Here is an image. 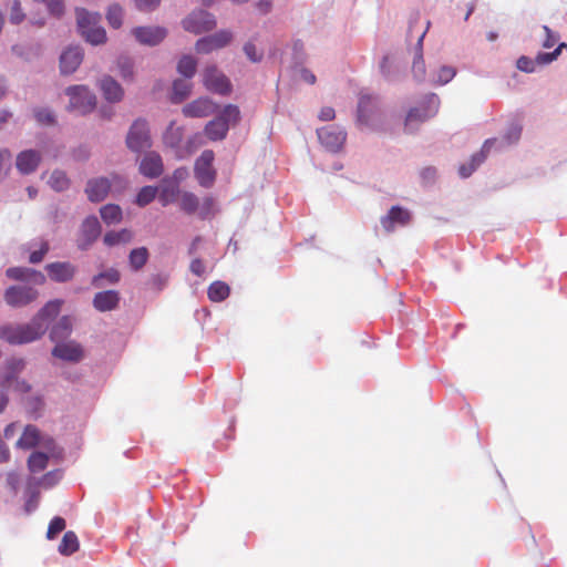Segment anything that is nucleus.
Listing matches in <instances>:
<instances>
[{
    "label": "nucleus",
    "instance_id": "nucleus-1",
    "mask_svg": "<svg viewBox=\"0 0 567 567\" xmlns=\"http://www.w3.org/2000/svg\"><path fill=\"white\" fill-rule=\"evenodd\" d=\"M62 301H49L27 324H4L0 327V339L10 344H24L39 340L48 330V323L61 310Z\"/></svg>",
    "mask_w": 567,
    "mask_h": 567
},
{
    "label": "nucleus",
    "instance_id": "nucleus-2",
    "mask_svg": "<svg viewBox=\"0 0 567 567\" xmlns=\"http://www.w3.org/2000/svg\"><path fill=\"white\" fill-rule=\"evenodd\" d=\"M75 13L78 29L89 43L99 45L106 41V32L100 25L101 16L99 13L89 12L82 8H78Z\"/></svg>",
    "mask_w": 567,
    "mask_h": 567
},
{
    "label": "nucleus",
    "instance_id": "nucleus-3",
    "mask_svg": "<svg viewBox=\"0 0 567 567\" xmlns=\"http://www.w3.org/2000/svg\"><path fill=\"white\" fill-rule=\"evenodd\" d=\"M440 106V99L436 94H429L421 106L411 109L405 118V128L412 132L419 124L433 117Z\"/></svg>",
    "mask_w": 567,
    "mask_h": 567
},
{
    "label": "nucleus",
    "instance_id": "nucleus-4",
    "mask_svg": "<svg viewBox=\"0 0 567 567\" xmlns=\"http://www.w3.org/2000/svg\"><path fill=\"white\" fill-rule=\"evenodd\" d=\"M66 95L70 97L69 109L79 114L92 112L96 105V97L85 85H73L66 89Z\"/></svg>",
    "mask_w": 567,
    "mask_h": 567
},
{
    "label": "nucleus",
    "instance_id": "nucleus-5",
    "mask_svg": "<svg viewBox=\"0 0 567 567\" xmlns=\"http://www.w3.org/2000/svg\"><path fill=\"white\" fill-rule=\"evenodd\" d=\"M126 146L135 153L152 146L150 128L145 120L137 118L133 122L126 135Z\"/></svg>",
    "mask_w": 567,
    "mask_h": 567
},
{
    "label": "nucleus",
    "instance_id": "nucleus-6",
    "mask_svg": "<svg viewBox=\"0 0 567 567\" xmlns=\"http://www.w3.org/2000/svg\"><path fill=\"white\" fill-rule=\"evenodd\" d=\"M214 158V152L206 150L195 162L194 174L202 187L210 188L216 181V171L213 167Z\"/></svg>",
    "mask_w": 567,
    "mask_h": 567
},
{
    "label": "nucleus",
    "instance_id": "nucleus-7",
    "mask_svg": "<svg viewBox=\"0 0 567 567\" xmlns=\"http://www.w3.org/2000/svg\"><path fill=\"white\" fill-rule=\"evenodd\" d=\"M39 297V292L35 288L28 285L10 286L4 291V301L12 308H22Z\"/></svg>",
    "mask_w": 567,
    "mask_h": 567
},
{
    "label": "nucleus",
    "instance_id": "nucleus-8",
    "mask_svg": "<svg viewBox=\"0 0 567 567\" xmlns=\"http://www.w3.org/2000/svg\"><path fill=\"white\" fill-rule=\"evenodd\" d=\"M203 83L208 91L221 95H227L231 92L230 81L214 65L207 66L203 71Z\"/></svg>",
    "mask_w": 567,
    "mask_h": 567
},
{
    "label": "nucleus",
    "instance_id": "nucleus-9",
    "mask_svg": "<svg viewBox=\"0 0 567 567\" xmlns=\"http://www.w3.org/2000/svg\"><path fill=\"white\" fill-rule=\"evenodd\" d=\"M215 25L214 16L203 10L195 11L183 20L184 29L195 34L210 31Z\"/></svg>",
    "mask_w": 567,
    "mask_h": 567
},
{
    "label": "nucleus",
    "instance_id": "nucleus-10",
    "mask_svg": "<svg viewBox=\"0 0 567 567\" xmlns=\"http://www.w3.org/2000/svg\"><path fill=\"white\" fill-rule=\"evenodd\" d=\"M231 39L233 34L230 31L221 30L215 34L199 39L195 44V49L198 53L208 54L226 47Z\"/></svg>",
    "mask_w": 567,
    "mask_h": 567
},
{
    "label": "nucleus",
    "instance_id": "nucleus-11",
    "mask_svg": "<svg viewBox=\"0 0 567 567\" xmlns=\"http://www.w3.org/2000/svg\"><path fill=\"white\" fill-rule=\"evenodd\" d=\"M101 225L95 216L86 217L80 229L78 238V247L81 250H86L100 236Z\"/></svg>",
    "mask_w": 567,
    "mask_h": 567
},
{
    "label": "nucleus",
    "instance_id": "nucleus-12",
    "mask_svg": "<svg viewBox=\"0 0 567 567\" xmlns=\"http://www.w3.org/2000/svg\"><path fill=\"white\" fill-rule=\"evenodd\" d=\"M317 134L321 144L331 151H338L346 141V132L333 125L318 130Z\"/></svg>",
    "mask_w": 567,
    "mask_h": 567
},
{
    "label": "nucleus",
    "instance_id": "nucleus-13",
    "mask_svg": "<svg viewBox=\"0 0 567 567\" xmlns=\"http://www.w3.org/2000/svg\"><path fill=\"white\" fill-rule=\"evenodd\" d=\"M132 33L141 44L145 45H156L167 35L166 29L162 27H137Z\"/></svg>",
    "mask_w": 567,
    "mask_h": 567
},
{
    "label": "nucleus",
    "instance_id": "nucleus-14",
    "mask_svg": "<svg viewBox=\"0 0 567 567\" xmlns=\"http://www.w3.org/2000/svg\"><path fill=\"white\" fill-rule=\"evenodd\" d=\"M216 104L209 99H197L183 107V114L187 117H206L215 113Z\"/></svg>",
    "mask_w": 567,
    "mask_h": 567
},
{
    "label": "nucleus",
    "instance_id": "nucleus-15",
    "mask_svg": "<svg viewBox=\"0 0 567 567\" xmlns=\"http://www.w3.org/2000/svg\"><path fill=\"white\" fill-rule=\"evenodd\" d=\"M496 143V138H488L484 142L481 151L474 154L471 158L470 164H463L458 168L461 177L466 178L486 159L492 147Z\"/></svg>",
    "mask_w": 567,
    "mask_h": 567
},
{
    "label": "nucleus",
    "instance_id": "nucleus-16",
    "mask_svg": "<svg viewBox=\"0 0 567 567\" xmlns=\"http://www.w3.org/2000/svg\"><path fill=\"white\" fill-rule=\"evenodd\" d=\"M41 158H42L41 153L38 151H34V150L22 151L17 155V159H16L17 169L23 175L31 174L38 168V166L41 162Z\"/></svg>",
    "mask_w": 567,
    "mask_h": 567
},
{
    "label": "nucleus",
    "instance_id": "nucleus-17",
    "mask_svg": "<svg viewBox=\"0 0 567 567\" xmlns=\"http://www.w3.org/2000/svg\"><path fill=\"white\" fill-rule=\"evenodd\" d=\"M111 188V182L106 177H97L89 179L85 187V193L89 200L99 203L105 199Z\"/></svg>",
    "mask_w": 567,
    "mask_h": 567
},
{
    "label": "nucleus",
    "instance_id": "nucleus-18",
    "mask_svg": "<svg viewBox=\"0 0 567 567\" xmlns=\"http://www.w3.org/2000/svg\"><path fill=\"white\" fill-rule=\"evenodd\" d=\"M411 220V214L409 210L393 206L386 216L382 217L381 225L386 233L393 231L395 225L405 226Z\"/></svg>",
    "mask_w": 567,
    "mask_h": 567
},
{
    "label": "nucleus",
    "instance_id": "nucleus-19",
    "mask_svg": "<svg viewBox=\"0 0 567 567\" xmlns=\"http://www.w3.org/2000/svg\"><path fill=\"white\" fill-rule=\"evenodd\" d=\"M164 171L163 161L159 154L150 152L145 154L140 164V173L147 178H156Z\"/></svg>",
    "mask_w": 567,
    "mask_h": 567
},
{
    "label": "nucleus",
    "instance_id": "nucleus-20",
    "mask_svg": "<svg viewBox=\"0 0 567 567\" xmlns=\"http://www.w3.org/2000/svg\"><path fill=\"white\" fill-rule=\"evenodd\" d=\"M52 355L64 361L78 362L83 358V350L76 342H59L52 350Z\"/></svg>",
    "mask_w": 567,
    "mask_h": 567
},
{
    "label": "nucleus",
    "instance_id": "nucleus-21",
    "mask_svg": "<svg viewBox=\"0 0 567 567\" xmlns=\"http://www.w3.org/2000/svg\"><path fill=\"white\" fill-rule=\"evenodd\" d=\"M41 443L40 432L34 425H27L21 437L18 440L17 445L23 450H30ZM53 440L48 437L42 444L50 449L53 445Z\"/></svg>",
    "mask_w": 567,
    "mask_h": 567
},
{
    "label": "nucleus",
    "instance_id": "nucleus-22",
    "mask_svg": "<svg viewBox=\"0 0 567 567\" xmlns=\"http://www.w3.org/2000/svg\"><path fill=\"white\" fill-rule=\"evenodd\" d=\"M83 60V52L79 47L66 49L60 56V69L63 74L73 73Z\"/></svg>",
    "mask_w": 567,
    "mask_h": 567
},
{
    "label": "nucleus",
    "instance_id": "nucleus-23",
    "mask_svg": "<svg viewBox=\"0 0 567 567\" xmlns=\"http://www.w3.org/2000/svg\"><path fill=\"white\" fill-rule=\"evenodd\" d=\"M49 277L56 282H66L71 280L75 272L76 268L71 262H51L45 267Z\"/></svg>",
    "mask_w": 567,
    "mask_h": 567
},
{
    "label": "nucleus",
    "instance_id": "nucleus-24",
    "mask_svg": "<svg viewBox=\"0 0 567 567\" xmlns=\"http://www.w3.org/2000/svg\"><path fill=\"white\" fill-rule=\"evenodd\" d=\"M8 278L13 280H21L32 282L34 285H43L45 277L42 272L23 267H11L6 270Z\"/></svg>",
    "mask_w": 567,
    "mask_h": 567
},
{
    "label": "nucleus",
    "instance_id": "nucleus-25",
    "mask_svg": "<svg viewBox=\"0 0 567 567\" xmlns=\"http://www.w3.org/2000/svg\"><path fill=\"white\" fill-rule=\"evenodd\" d=\"M120 293L115 290L97 292L93 298V306L101 312L111 311L117 308Z\"/></svg>",
    "mask_w": 567,
    "mask_h": 567
},
{
    "label": "nucleus",
    "instance_id": "nucleus-26",
    "mask_svg": "<svg viewBox=\"0 0 567 567\" xmlns=\"http://www.w3.org/2000/svg\"><path fill=\"white\" fill-rule=\"evenodd\" d=\"M100 89L105 100L112 103L120 102L123 99L124 91L120 83L113 78L105 75L100 82Z\"/></svg>",
    "mask_w": 567,
    "mask_h": 567
},
{
    "label": "nucleus",
    "instance_id": "nucleus-27",
    "mask_svg": "<svg viewBox=\"0 0 567 567\" xmlns=\"http://www.w3.org/2000/svg\"><path fill=\"white\" fill-rule=\"evenodd\" d=\"M228 130L227 123L216 117L206 124L204 132L210 141H221L226 137Z\"/></svg>",
    "mask_w": 567,
    "mask_h": 567
},
{
    "label": "nucleus",
    "instance_id": "nucleus-28",
    "mask_svg": "<svg viewBox=\"0 0 567 567\" xmlns=\"http://www.w3.org/2000/svg\"><path fill=\"white\" fill-rule=\"evenodd\" d=\"M426 30L423 31V33L419 37L416 45H415V52H414V59L412 64V72L415 78L423 79L425 75V63L423 60V40L425 37Z\"/></svg>",
    "mask_w": 567,
    "mask_h": 567
},
{
    "label": "nucleus",
    "instance_id": "nucleus-29",
    "mask_svg": "<svg viewBox=\"0 0 567 567\" xmlns=\"http://www.w3.org/2000/svg\"><path fill=\"white\" fill-rule=\"evenodd\" d=\"M230 292L229 286L224 281H214L210 284L207 290V295L210 301L220 302L228 298Z\"/></svg>",
    "mask_w": 567,
    "mask_h": 567
},
{
    "label": "nucleus",
    "instance_id": "nucleus-30",
    "mask_svg": "<svg viewBox=\"0 0 567 567\" xmlns=\"http://www.w3.org/2000/svg\"><path fill=\"white\" fill-rule=\"evenodd\" d=\"M72 330V322L69 317H62L56 324L53 326L50 332V339L52 341H59L65 339Z\"/></svg>",
    "mask_w": 567,
    "mask_h": 567
},
{
    "label": "nucleus",
    "instance_id": "nucleus-31",
    "mask_svg": "<svg viewBox=\"0 0 567 567\" xmlns=\"http://www.w3.org/2000/svg\"><path fill=\"white\" fill-rule=\"evenodd\" d=\"M79 546L80 544L76 534L72 530H69L63 535V538L59 545V551L64 556H70L78 551Z\"/></svg>",
    "mask_w": 567,
    "mask_h": 567
},
{
    "label": "nucleus",
    "instance_id": "nucleus-32",
    "mask_svg": "<svg viewBox=\"0 0 567 567\" xmlns=\"http://www.w3.org/2000/svg\"><path fill=\"white\" fill-rule=\"evenodd\" d=\"M133 239V233L128 229H121L118 231H107L104 235L103 241L106 246H115L118 244H127Z\"/></svg>",
    "mask_w": 567,
    "mask_h": 567
},
{
    "label": "nucleus",
    "instance_id": "nucleus-33",
    "mask_svg": "<svg viewBox=\"0 0 567 567\" xmlns=\"http://www.w3.org/2000/svg\"><path fill=\"white\" fill-rule=\"evenodd\" d=\"M101 218L107 225L118 224L122 220V209L115 204H107L100 209Z\"/></svg>",
    "mask_w": 567,
    "mask_h": 567
},
{
    "label": "nucleus",
    "instance_id": "nucleus-34",
    "mask_svg": "<svg viewBox=\"0 0 567 567\" xmlns=\"http://www.w3.org/2000/svg\"><path fill=\"white\" fill-rule=\"evenodd\" d=\"M148 257L150 254L146 247H138L131 250L128 256L131 268L135 271L142 269L146 265Z\"/></svg>",
    "mask_w": 567,
    "mask_h": 567
},
{
    "label": "nucleus",
    "instance_id": "nucleus-35",
    "mask_svg": "<svg viewBox=\"0 0 567 567\" xmlns=\"http://www.w3.org/2000/svg\"><path fill=\"white\" fill-rule=\"evenodd\" d=\"M179 207L188 215L195 214L199 208V199L194 193L183 192L179 196Z\"/></svg>",
    "mask_w": 567,
    "mask_h": 567
},
{
    "label": "nucleus",
    "instance_id": "nucleus-36",
    "mask_svg": "<svg viewBox=\"0 0 567 567\" xmlns=\"http://www.w3.org/2000/svg\"><path fill=\"white\" fill-rule=\"evenodd\" d=\"M179 194L178 185H174L173 183H166L163 181V185L158 193V199L163 206H166L176 200Z\"/></svg>",
    "mask_w": 567,
    "mask_h": 567
},
{
    "label": "nucleus",
    "instance_id": "nucleus-37",
    "mask_svg": "<svg viewBox=\"0 0 567 567\" xmlns=\"http://www.w3.org/2000/svg\"><path fill=\"white\" fill-rule=\"evenodd\" d=\"M70 184L71 182L66 173L60 169L53 171L49 178V185L55 192L66 190L70 187Z\"/></svg>",
    "mask_w": 567,
    "mask_h": 567
},
{
    "label": "nucleus",
    "instance_id": "nucleus-38",
    "mask_svg": "<svg viewBox=\"0 0 567 567\" xmlns=\"http://www.w3.org/2000/svg\"><path fill=\"white\" fill-rule=\"evenodd\" d=\"M163 140L169 147H177L183 140V128L177 126L175 122H171L164 133Z\"/></svg>",
    "mask_w": 567,
    "mask_h": 567
},
{
    "label": "nucleus",
    "instance_id": "nucleus-39",
    "mask_svg": "<svg viewBox=\"0 0 567 567\" xmlns=\"http://www.w3.org/2000/svg\"><path fill=\"white\" fill-rule=\"evenodd\" d=\"M192 84L187 80H175L173 83L172 101L181 103L190 93Z\"/></svg>",
    "mask_w": 567,
    "mask_h": 567
},
{
    "label": "nucleus",
    "instance_id": "nucleus-40",
    "mask_svg": "<svg viewBox=\"0 0 567 567\" xmlns=\"http://www.w3.org/2000/svg\"><path fill=\"white\" fill-rule=\"evenodd\" d=\"M197 61L190 55H183L177 63V71L186 79L193 78L196 72Z\"/></svg>",
    "mask_w": 567,
    "mask_h": 567
},
{
    "label": "nucleus",
    "instance_id": "nucleus-41",
    "mask_svg": "<svg viewBox=\"0 0 567 567\" xmlns=\"http://www.w3.org/2000/svg\"><path fill=\"white\" fill-rule=\"evenodd\" d=\"M49 456L41 452H33L28 458V467L31 472L38 473L48 466Z\"/></svg>",
    "mask_w": 567,
    "mask_h": 567
},
{
    "label": "nucleus",
    "instance_id": "nucleus-42",
    "mask_svg": "<svg viewBox=\"0 0 567 567\" xmlns=\"http://www.w3.org/2000/svg\"><path fill=\"white\" fill-rule=\"evenodd\" d=\"M374 107V100L371 96L362 95L358 104V121L361 123L368 122V113Z\"/></svg>",
    "mask_w": 567,
    "mask_h": 567
},
{
    "label": "nucleus",
    "instance_id": "nucleus-43",
    "mask_svg": "<svg viewBox=\"0 0 567 567\" xmlns=\"http://www.w3.org/2000/svg\"><path fill=\"white\" fill-rule=\"evenodd\" d=\"M218 118H223L227 123V127L236 125L240 120V111L238 106L228 104L224 107Z\"/></svg>",
    "mask_w": 567,
    "mask_h": 567
},
{
    "label": "nucleus",
    "instance_id": "nucleus-44",
    "mask_svg": "<svg viewBox=\"0 0 567 567\" xmlns=\"http://www.w3.org/2000/svg\"><path fill=\"white\" fill-rule=\"evenodd\" d=\"M120 278H121L120 272L116 269L111 268V269H107L106 271L95 275L92 278V285L96 288H100V287H102L103 279L107 280L110 284H116V282H118Z\"/></svg>",
    "mask_w": 567,
    "mask_h": 567
},
{
    "label": "nucleus",
    "instance_id": "nucleus-45",
    "mask_svg": "<svg viewBox=\"0 0 567 567\" xmlns=\"http://www.w3.org/2000/svg\"><path fill=\"white\" fill-rule=\"evenodd\" d=\"M158 193V188L154 186H144L140 189L136 196V204L141 207L148 205L154 200Z\"/></svg>",
    "mask_w": 567,
    "mask_h": 567
},
{
    "label": "nucleus",
    "instance_id": "nucleus-46",
    "mask_svg": "<svg viewBox=\"0 0 567 567\" xmlns=\"http://www.w3.org/2000/svg\"><path fill=\"white\" fill-rule=\"evenodd\" d=\"M522 128L517 125L512 126L506 135L498 142L496 140V144H498V148L502 150L505 146L512 145L516 143L520 137Z\"/></svg>",
    "mask_w": 567,
    "mask_h": 567
},
{
    "label": "nucleus",
    "instance_id": "nucleus-47",
    "mask_svg": "<svg viewBox=\"0 0 567 567\" xmlns=\"http://www.w3.org/2000/svg\"><path fill=\"white\" fill-rule=\"evenodd\" d=\"M216 203L212 196H207L203 199L202 205L198 208V215L202 219H207L216 214Z\"/></svg>",
    "mask_w": 567,
    "mask_h": 567
},
{
    "label": "nucleus",
    "instance_id": "nucleus-48",
    "mask_svg": "<svg viewBox=\"0 0 567 567\" xmlns=\"http://www.w3.org/2000/svg\"><path fill=\"white\" fill-rule=\"evenodd\" d=\"M123 10L120 6L113 4L109 8L106 19L109 24L115 29L122 25Z\"/></svg>",
    "mask_w": 567,
    "mask_h": 567
},
{
    "label": "nucleus",
    "instance_id": "nucleus-49",
    "mask_svg": "<svg viewBox=\"0 0 567 567\" xmlns=\"http://www.w3.org/2000/svg\"><path fill=\"white\" fill-rule=\"evenodd\" d=\"M64 529H65L64 518H62L60 516H55L54 518L51 519V522L49 524L47 537L49 539H53V538H55V536L59 533L63 532Z\"/></svg>",
    "mask_w": 567,
    "mask_h": 567
},
{
    "label": "nucleus",
    "instance_id": "nucleus-50",
    "mask_svg": "<svg viewBox=\"0 0 567 567\" xmlns=\"http://www.w3.org/2000/svg\"><path fill=\"white\" fill-rule=\"evenodd\" d=\"M45 3L49 13L55 18H61L64 13L65 6L63 0H41Z\"/></svg>",
    "mask_w": 567,
    "mask_h": 567
},
{
    "label": "nucleus",
    "instance_id": "nucleus-51",
    "mask_svg": "<svg viewBox=\"0 0 567 567\" xmlns=\"http://www.w3.org/2000/svg\"><path fill=\"white\" fill-rule=\"evenodd\" d=\"M567 47L566 43H560L553 52L550 53H538L536 56L537 64H548L556 60L561 52V49Z\"/></svg>",
    "mask_w": 567,
    "mask_h": 567
},
{
    "label": "nucleus",
    "instance_id": "nucleus-52",
    "mask_svg": "<svg viewBox=\"0 0 567 567\" xmlns=\"http://www.w3.org/2000/svg\"><path fill=\"white\" fill-rule=\"evenodd\" d=\"M120 74L125 80H132L133 78V63L128 58H120L117 61Z\"/></svg>",
    "mask_w": 567,
    "mask_h": 567
},
{
    "label": "nucleus",
    "instance_id": "nucleus-53",
    "mask_svg": "<svg viewBox=\"0 0 567 567\" xmlns=\"http://www.w3.org/2000/svg\"><path fill=\"white\" fill-rule=\"evenodd\" d=\"M34 117L41 124L50 125L54 123V116L48 109L34 110Z\"/></svg>",
    "mask_w": 567,
    "mask_h": 567
},
{
    "label": "nucleus",
    "instance_id": "nucleus-54",
    "mask_svg": "<svg viewBox=\"0 0 567 567\" xmlns=\"http://www.w3.org/2000/svg\"><path fill=\"white\" fill-rule=\"evenodd\" d=\"M24 17L25 16L22 12L20 2L14 0L10 12V22L13 24H19L24 20Z\"/></svg>",
    "mask_w": 567,
    "mask_h": 567
},
{
    "label": "nucleus",
    "instance_id": "nucleus-55",
    "mask_svg": "<svg viewBox=\"0 0 567 567\" xmlns=\"http://www.w3.org/2000/svg\"><path fill=\"white\" fill-rule=\"evenodd\" d=\"M48 251H49V244L47 241H42L40 245V248L30 254L29 261L31 264L41 262Z\"/></svg>",
    "mask_w": 567,
    "mask_h": 567
},
{
    "label": "nucleus",
    "instance_id": "nucleus-56",
    "mask_svg": "<svg viewBox=\"0 0 567 567\" xmlns=\"http://www.w3.org/2000/svg\"><path fill=\"white\" fill-rule=\"evenodd\" d=\"M11 153L9 150H0V179L10 168Z\"/></svg>",
    "mask_w": 567,
    "mask_h": 567
},
{
    "label": "nucleus",
    "instance_id": "nucleus-57",
    "mask_svg": "<svg viewBox=\"0 0 567 567\" xmlns=\"http://www.w3.org/2000/svg\"><path fill=\"white\" fill-rule=\"evenodd\" d=\"M536 59L535 60H532L527 56H520L518 60H517V69L523 71V72H534L535 71V64H536Z\"/></svg>",
    "mask_w": 567,
    "mask_h": 567
},
{
    "label": "nucleus",
    "instance_id": "nucleus-58",
    "mask_svg": "<svg viewBox=\"0 0 567 567\" xmlns=\"http://www.w3.org/2000/svg\"><path fill=\"white\" fill-rule=\"evenodd\" d=\"M455 74L456 72L453 68L442 66L439 72V82L441 84H446L455 76Z\"/></svg>",
    "mask_w": 567,
    "mask_h": 567
},
{
    "label": "nucleus",
    "instance_id": "nucleus-59",
    "mask_svg": "<svg viewBox=\"0 0 567 567\" xmlns=\"http://www.w3.org/2000/svg\"><path fill=\"white\" fill-rule=\"evenodd\" d=\"M244 52L251 62H259L262 58V54L257 52L255 44L251 42L245 44Z\"/></svg>",
    "mask_w": 567,
    "mask_h": 567
},
{
    "label": "nucleus",
    "instance_id": "nucleus-60",
    "mask_svg": "<svg viewBox=\"0 0 567 567\" xmlns=\"http://www.w3.org/2000/svg\"><path fill=\"white\" fill-rule=\"evenodd\" d=\"M543 29L545 32V39L543 41V47L544 48L554 47L556 44V42L558 41V35L555 32H553L547 25H544Z\"/></svg>",
    "mask_w": 567,
    "mask_h": 567
},
{
    "label": "nucleus",
    "instance_id": "nucleus-61",
    "mask_svg": "<svg viewBox=\"0 0 567 567\" xmlns=\"http://www.w3.org/2000/svg\"><path fill=\"white\" fill-rule=\"evenodd\" d=\"M161 0H135L136 7L142 11H152L159 6Z\"/></svg>",
    "mask_w": 567,
    "mask_h": 567
},
{
    "label": "nucleus",
    "instance_id": "nucleus-62",
    "mask_svg": "<svg viewBox=\"0 0 567 567\" xmlns=\"http://www.w3.org/2000/svg\"><path fill=\"white\" fill-rule=\"evenodd\" d=\"M189 268H190V271L196 276L200 277L205 274V265H204L203 260L199 258L193 259Z\"/></svg>",
    "mask_w": 567,
    "mask_h": 567
},
{
    "label": "nucleus",
    "instance_id": "nucleus-63",
    "mask_svg": "<svg viewBox=\"0 0 567 567\" xmlns=\"http://www.w3.org/2000/svg\"><path fill=\"white\" fill-rule=\"evenodd\" d=\"M60 477V474L56 473V472H49L47 473L40 481V484L43 486V487H50L52 486L55 481Z\"/></svg>",
    "mask_w": 567,
    "mask_h": 567
},
{
    "label": "nucleus",
    "instance_id": "nucleus-64",
    "mask_svg": "<svg viewBox=\"0 0 567 567\" xmlns=\"http://www.w3.org/2000/svg\"><path fill=\"white\" fill-rule=\"evenodd\" d=\"M336 116L334 110L330 106H324L320 110L319 118L321 121H332Z\"/></svg>",
    "mask_w": 567,
    "mask_h": 567
}]
</instances>
